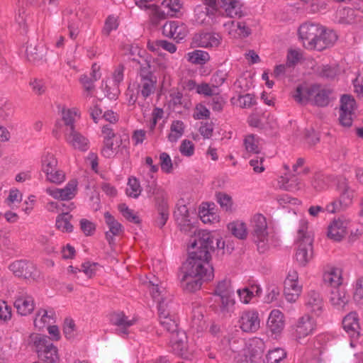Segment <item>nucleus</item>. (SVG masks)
<instances>
[{"instance_id":"1","label":"nucleus","mask_w":363,"mask_h":363,"mask_svg":"<svg viewBox=\"0 0 363 363\" xmlns=\"http://www.w3.org/2000/svg\"><path fill=\"white\" fill-rule=\"evenodd\" d=\"M213 240L209 232L199 230L191 240V251L182 265L180 278L181 286L184 290L189 292L197 291L203 281L213 279V268L210 264Z\"/></svg>"},{"instance_id":"2","label":"nucleus","mask_w":363,"mask_h":363,"mask_svg":"<svg viewBox=\"0 0 363 363\" xmlns=\"http://www.w3.org/2000/svg\"><path fill=\"white\" fill-rule=\"evenodd\" d=\"M145 284L152 299L157 303L158 316L164 315L171 317L177 314V305L162 282L153 277Z\"/></svg>"},{"instance_id":"3","label":"nucleus","mask_w":363,"mask_h":363,"mask_svg":"<svg viewBox=\"0 0 363 363\" xmlns=\"http://www.w3.org/2000/svg\"><path fill=\"white\" fill-rule=\"evenodd\" d=\"M331 90L319 84H301L293 94L294 100L301 104L311 102L318 106H327L330 101Z\"/></svg>"},{"instance_id":"4","label":"nucleus","mask_w":363,"mask_h":363,"mask_svg":"<svg viewBox=\"0 0 363 363\" xmlns=\"http://www.w3.org/2000/svg\"><path fill=\"white\" fill-rule=\"evenodd\" d=\"M230 350L238 353L235 356L237 363H251L252 359L260 357L266 348L265 343L259 337H254L245 343L243 340L230 342Z\"/></svg>"},{"instance_id":"5","label":"nucleus","mask_w":363,"mask_h":363,"mask_svg":"<svg viewBox=\"0 0 363 363\" xmlns=\"http://www.w3.org/2000/svg\"><path fill=\"white\" fill-rule=\"evenodd\" d=\"M152 1V0H135V4L147 12L154 24H157L159 21L167 16H176L182 8L179 0H164L160 6H156Z\"/></svg>"},{"instance_id":"6","label":"nucleus","mask_w":363,"mask_h":363,"mask_svg":"<svg viewBox=\"0 0 363 363\" xmlns=\"http://www.w3.org/2000/svg\"><path fill=\"white\" fill-rule=\"evenodd\" d=\"M235 290L231 281L227 279L220 280L215 285L213 295L218 304V310L223 315H230L234 311L235 300Z\"/></svg>"},{"instance_id":"7","label":"nucleus","mask_w":363,"mask_h":363,"mask_svg":"<svg viewBox=\"0 0 363 363\" xmlns=\"http://www.w3.org/2000/svg\"><path fill=\"white\" fill-rule=\"evenodd\" d=\"M30 341L35 348L38 358L43 363H60L58 350L48 336L33 334L30 335Z\"/></svg>"},{"instance_id":"8","label":"nucleus","mask_w":363,"mask_h":363,"mask_svg":"<svg viewBox=\"0 0 363 363\" xmlns=\"http://www.w3.org/2000/svg\"><path fill=\"white\" fill-rule=\"evenodd\" d=\"M308 225V222L306 220H301L297 233L298 247L296 253V259L302 266L306 265L312 257L313 238L307 231Z\"/></svg>"},{"instance_id":"9","label":"nucleus","mask_w":363,"mask_h":363,"mask_svg":"<svg viewBox=\"0 0 363 363\" xmlns=\"http://www.w3.org/2000/svg\"><path fill=\"white\" fill-rule=\"evenodd\" d=\"M252 235L258 250L264 252L269 246V233L266 218L260 213L255 214L251 220Z\"/></svg>"},{"instance_id":"10","label":"nucleus","mask_w":363,"mask_h":363,"mask_svg":"<svg viewBox=\"0 0 363 363\" xmlns=\"http://www.w3.org/2000/svg\"><path fill=\"white\" fill-rule=\"evenodd\" d=\"M315 328V320L310 315L304 314L291 327L292 337L296 342L303 344L306 339L314 333Z\"/></svg>"},{"instance_id":"11","label":"nucleus","mask_w":363,"mask_h":363,"mask_svg":"<svg viewBox=\"0 0 363 363\" xmlns=\"http://www.w3.org/2000/svg\"><path fill=\"white\" fill-rule=\"evenodd\" d=\"M169 346L170 352L180 358L189 360L194 357V352L189 347L187 336L183 330L171 335Z\"/></svg>"},{"instance_id":"12","label":"nucleus","mask_w":363,"mask_h":363,"mask_svg":"<svg viewBox=\"0 0 363 363\" xmlns=\"http://www.w3.org/2000/svg\"><path fill=\"white\" fill-rule=\"evenodd\" d=\"M188 205L189 203L184 199L179 200L174 216L182 230L184 232L193 230L194 234H197L199 230L197 231L193 224L191 216V207L188 206ZM191 213H194V211H191Z\"/></svg>"},{"instance_id":"13","label":"nucleus","mask_w":363,"mask_h":363,"mask_svg":"<svg viewBox=\"0 0 363 363\" xmlns=\"http://www.w3.org/2000/svg\"><path fill=\"white\" fill-rule=\"evenodd\" d=\"M323 32V26L313 23H303L298 28V35L303 45L308 50H313L316 38Z\"/></svg>"},{"instance_id":"14","label":"nucleus","mask_w":363,"mask_h":363,"mask_svg":"<svg viewBox=\"0 0 363 363\" xmlns=\"http://www.w3.org/2000/svg\"><path fill=\"white\" fill-rule=\"evenodd\" d=\"M302 291V285L298 282V275L296 271L289 270L284 281V294L285 298L289 303L296 302Z\"/></svg>"},{"instance_id":"15","label":"nucleus","mask_w":363,"mask_h":363,"mask_svg":"<svg viewBox=\"0 0 363 363\" xmlns=\"http://www.w3.org/2000/svg\"><path fill=\"white\" fill-rule=\"evenodd\" d=\"M138 92L145 99L155 92L157 79L150 71L141 69L136 83H134Z\"/></svg>"},{"instance_id":"16","label":"nucleus","mask_w":363,"mask_h":363,"mask_svg":"<svg viewBox=\"0 0 363 363\" xmlns=\"http://www.w3.org/2000/svg\"><path fill=\"white\" fill-rule=\"evenodd\" d=\"M356 102L350 95H343L340 99L339 120L343 126L350 127L354 117Z\"/></svg>"},{"instance_id":"17","label":"nucleus","mask_w":363,"mask_h":363,"mask_svg":"<svg viewBox=\"0 0 363 363\" xmlns=\"http://www.w3.org/2000/svg\"><path fill=\"white\" fill-rule=\"evenodd\" d=\"M239 327L245 333H255L260 328V318L255 310L241 313L238 320Z\"/></svg>"},{"instance_id":"18","label":"nucleus","mask_w":363,"mask_h":363,"mask_svg":"<svg viewBox=\"0 0 363 363\" xmlns=\"http://www.w3.org/2000/svg\"><path fill=\"white\" fill-rule=\"evenodd\" d=\"M77 181L76 179H72L64 188L48 187L45 191L55 199L61 201L71 200L77 194Z\"/></svg>"},{"instance_id":"19","label":"nucleus","mask_w":363,"mask_h":363,"mask_svg":"<svg viewBox=\"0 0 363 363\" xmlns=\"http://www.w3.org/2000/svg\"><path fill=\"white\" fill-rule=\"evenodd\" d=\"M9 269L17 277L35 279L38 277L35 266L26 260H17L9 265Z\"/></svg>"},{"instance_id":"20","label":"nucleus","mask_w":363,"mask_h":363,"mask_svg":"<svg viewBox=\"0 0 363 363\" xmlns=\"http://www.w3.org/2000/svg\"><path fill=\"white\" fill-rule=\"evenodd\" d=\"M350 220L341 217L334 219L328 228V236L335 241H340L347 233Z\"/></svg>"},{"instance_id":"21","label":"nucleus","mask_w":363,"mask_h":363,"mask_svg":"<svg viewBox=\"0 0 363 363\" xmlns=\"http://www.w3.org/2000/svg\"><path fill=\"white\" fill-rule=\"evenodd\" d=\"M13 305L17 313L22 316L31 314L35 306L33 297L23 291L16 295Z\"/></svg>"},{"instance_id":"22","label":"nucleus","mask_w":363,"mask_h":363,"mask_svg":"<svg viewBox=\"0 0 363 363\" xmlns=\"http://www.w3.org/2000/svg\"><path fill=\"white\" fill-rule=\"evenodd\" d=\"M188 30L186 25L177 21L166 22L162 27L163 35L177 41L183 40L186 36Z\"/></svg>"},{"instance_id":"23","label":"nucleus","mask_w":363,"mask_h":363,"mask_svg":"<svg viewBox=\"0 0 363 363\" xmlns=\"http://www.w3.org/2000/svg\"><path fill=\"white\" fill-rule=\"evenodd\" d=\"M111 322L116 327V333L123 337L128 334L129 328L136 323V319L129 318L123 313H115L111 315Z\"/></svg>"},{"instance_id":"24","label":"nucleus","mask_w":363,"mask_h":363,"mask_svg":"<svg viewBox=\"0 0 363 363\" xmlns=\"http://www.w3.org/2000/svg\"><path fill=\"white\" fill-rule=\"evenodd\" d=\"M305 306L306 310L315 315H320L323 309V300L320 293L311 290L306 294Z\"/></svg>"},{"instance_id":"25","label":"nucleus","mask_w":363,"mask_h":363,"mask_svg":"<svg viewBox=\"0 0 363 363\" xmlns=\"http://www.w3.org/2000/svg\"><path fill=\"white\" fill-rule=\"evenodd\" d=\"M193 40L198 47L205 48H217L221 43L220 35L215 33H196Z\"/></svg>"},{"instance_id":"26","label":"nucleus","mask_w":363,"mask_h":363,"mask_svg":"<svg viewBox=\"0 0 363 363\" xmlns=\"http://www.w3.org/2000/svg\"><path fill=\"white\" fill-rule=\"evenodd\" d=\"M342 327L345 331L354 339L360 335L359 318L356 312H350L342 319Z\"/></svg>"},{"instance_id":"27","label":"nucleus","mask_w":363,"mask_h":363,"mask_svg":"<svg viewBox=\"0 0 363 363\" xmlns=\"http://www.w3.org/2000/svg\"><path fill=\"white\" fill-rule=\"evenodd\" d=\"M267 326L273 335H279L285 327L284 313L278 309L272 310L268 317Z\"/></svg>"},{"instance_id":"28","label":"nucleus","mask_w":363,"mask_h":363,"mask_svg":"<svg viewBox=\"0 0 363 363\" xmlns=\"http://www.w3.org/2000/svg\"><path fill=\"white\" fill-rule=\"evenodd\" d=\"M65 140L74 149L80 151H86L89 149V140L75 129L69 128V132L65 133Z\"/></svg>"},{"instance_id":"29","label":"nucleus","mask_w":363,"mask_h":363,"mask_svg":"<svg viewBox=\"0 0 363 363\" xmlns=\"http://www.w3.org/2000/svg\"><path fill=\"white\" fill-rule=\"evenodd\" d=\"M56 315L52 309L40 308L34 319V325L38 330H43L55 322Z\"/></svg>"},{"instance_id":"30","label":"nucleus","mask_w":363,"mask_h":363,"mask_svg":"<svg viewBox=\"0 0 363 363\" xmlns=\"http://www.w3.org/2000/svg\"><path fill=\"white\" fill-rule=\"evenodd\" d=\"M330 303L337 310L344 311L350 301V296L343 288H335L330 294Z\"/></svg>"},{"instance_id":"31","label":"nucleus","mask_w":363,"mask_h":363,"mask_svg":"<svg viewBox=\"0 0 363 363\" xmlns=\"http://www.w3.org/2000/svg\"><path fill=\"white\" fill-rule=\"evenodd\" d=\"M337 188L340 191L338 203L342 209H345L352 203L354 191L345 179L339 181Z\"/></svg>"},{"instance_id":"32","label":"nucleus","mask_w":363,"mask_h":363,"mask_svg":"<svg viewBox=\"0 0 363 363\" xmlns=\"http://www.w3.org/2000/svg\"><path fill=\"white\" fill-rule=\"evenodd\" d=\"M220 7L230 18H240L244 15L243 5L240 0H220Z\"/></svg>"},{"instance_id":"33","label":"nucleus","mask_w":363,"mask_h":363,"mask_svg":"<svg viewBox=\"0 0 363 363\" xmlns=\"http://www.w3.org/2000/svg\"><path fill=\"white\" fill-rule=\"evenodd\" d=\"M337 39L336 33L323 27V32L315 40L313 50H323L333 45Z\"/></svg>"},{"instance_id":"34","label":"nucleus","mask_w":363,"mask_h":363,"mask_svg":"<svg viewBox=\"0 0 363 363\" xmlns=\"http://www.w3.org/2000/svg\"><path fill=\"white\" fill-rule=\"evenodd\" d=\"M199 214L201 221L205 224H213L219 221V216L215 211L213 203H202L199 207Z\"/></svg>"},{"instance_id":"35","label":"nucleus","mask_w":363,"mask_h":363,"mask_svg":"<svg viewBox=\"0 0 363 363\" xmlns=\"http://www.w3.org/2000/svg\"><path fill=\"white\" fill-rule=\"evenodd\" d=\"M25 53L28 60L33 63H38L43 60L45 49L43 45H38L35 42H28Z\"/></svg>"},{"instance_id":"36","label":"nucleus","mask_w":363,"mask_h":363,"mask_svg":"<svg viewBox=\"0 0 363 363\" xmlns=\"http://www.w3.org/2000/svg\"><path fill=\"white\" fill-rule=\"evenodd\" d=\"M104 218L108 228V231L106 233V237L109 244H111L113 242V236H118L123 232V227L109 212L104 213Z\"/></svg>"},{"instance_id":"37","label":"nucleus","mask_w":363,"mask_h":363,"mask_svg":"<svg viewBox=\"0 0 363 363\" xmlns=\"http://www.w3.org/2000/svg\"><path fill=\"white\" fill-rule=\"evenodd\" d=\"M224 26L233 38H245L250 34V29L244 22L230 21L225 23Z\"/></svg>"},{"instance_id":"38","label":"nucleus","mask_w":363,"mask_h":363,"mask_svg":"<svg viewBox=\"0 0 363 363\" xmlns=\"http://www.w3.org/2000/svg\"><path fill=\"white\" fill-rule=\"evenodd\" d=\"M342 269L338 267H330L323 274V281L325 284L335 288L342 284Z\"/></svg>"},{"instance_id":"39","label":"nucleus","mask_w":363,"mask_h":363,"mask_svg":"<svg viewBox=\"0 0 363 363\" xmlns=\"http://www.w3.org/2000/svg\"><path fill=\"white\" fill-rule=\"evenodd\" d=\"M65 16H67L68 28L69 36L71 38L74 39L79 33V22L82 18V13L79 12L73 13L72 10L69 9L65 11Z\"/></svg>"},{"instance_id":"40","label":"nucleus","mask_w":363,"mask_h":363,"mask_svg":"<svg viewBox=\"0 0 363 363\" xmlns=\"http://www.w3.org/2000/svg\"><path fill=\"white\" fill-rule=\"evenodd\" d=\"M62 118L65 123V133L69 132V128L75 129L74 122L79 117V111L77 108H67L63 107L61 111Z\"/></svg>"},{"instance_id":"41","label":"nucleus","mask_w":363,"mask_h":363,"mask_svg":"<svg viewBox=\"0 0 363 363\" xmlns=\"http://www.w3.org/2000/svg\"><path fill=\"white\" fill-rule=\"evenodd\" d=\"M121 143V140L118 138L111 140H104V145L101 149L102 155L106 158L114 157L118 154Z\"/></svg>"},{"instance_id":"42","label":"nucleus","mask_w":363,"mask_h":363,"mask_svg":"<svg viewBox=\"0 0 363 363\" xmlns=\"http://www.w3.org/2000/svg\"><path fill=\"white\" fill-rule=\"evenodd\" d=\"M262 289L257 285H252L250 288L245 287L240 289L237 291L240 301L247 304L250 302L252 298L255 296H259L261 294Z\"/></svg>"},{"instance_id":"43","label":"nucleus","mask_w":363,"mask_h":363,"mask_svg":"<svg viewBox=\"0 0 363 363\" xmlns=\"http://www.w3.org/2000/svg\"><path fill=\"white\" fill-rule=\"evenodd\" d=\"M185 125L179 120L173 121L170 125L167 138L170 143H176L184 135Z\"/></svg>"},{"instance_id":"44","label":"nucleus","mask_w":363,"mask_h":363,"mask_svg":"<svg viewBox=\"0 0 363 363\" xmlns=\"http://www.w3.org/2000/svg\"><path fill=\"white\" fill-rule=\"evenodd\" d=\"M160 323V325L169 333H171V335H174V333H176L177 331H181L178 329V318L177 315H161L159 316Z\"/></svg>"},{"instance_id":"45","label":"nucleus","mask_w":363,"mask_h":363,"mask_svg":"<svg viewBox=\"0 0 363 363\" xmlns=\"http://www.w3.org/2000/svg\"><path fill=\"white\" fill-rule=\"evenodd\" d=\"M72 216L68 213H63L58 215L56 218V228L62 233H71L73 230V225L70 220Z\"/></svg>"},{"instance_id":"46","label":"nucleus","mask_w":363,"mask_h":363,"mask_svg":"<svg viewBox=\"0 0 363 363\" xmlns=\"http://www.w3.org/2000/svg\"><path fill=\"white\" fill-rule=\"evenodd\" d=\"M186 57L188 62L196 65H204L210 60L208 53L200 50L189 52Z\"/></svg>"},{"instance_id":"47","label":"nucleus","mask_w":363,"mask_h":363,"mask_svg":"<svg viewBox=\"0 0 363 363\" xmlns=\"http://www.w3.org/2000/svg\"><path fill=\"white\" fill-rule=\"evenodd\" d=\"M41 171L45 172L58 166V162L55 155L50 152L45 151L41 156L40 160Z\"/></svg>"},{"instance_id":"48","label":"nucleus","mask_w":363,"mask_h":363,"mask_svg":"<svg viewBox=\"0 0 363 363\" xmlns=\"http://www.w3.org/2000/svg\"><path fill=\"white\" fill-rule=\"evenodd\" d=\"M43 173L45 174L46 180L55 184H62L66 178L65 172L58 166Z\"/></svg>"},{"instance_id":"49","label":"nucleus","mask_w":363,"mask_h":363,"mask_svg":"<svg viewBox=\"0 0 363 363\" xmlns=\"http://www.w3.org/2000/svg\"><path fill=\"white\" fill-rule=\"evenodd\" d=\"M228 230L238 239H245L247 235L246 224L241 221H235L228 224Z\"/></svg>"},{"instance_id":"50","label":"nucleus","mask_w":363,"mask_h":363,"mask_svg":"<svg viewBox=\"0 0 363 363\" xmlns=\"http://www.w3.org/2000/svg\"><path fill=\"white\" fill-rule=\"evenodd\" d=\"M142 192L139 181L133 177L128 179L125 190L126 195L128 197L137 199Z\"/></svg>"},{"instance_id":"51","label":"nucleus","mask_w":363,"mask_h":363,"mask_svg":"<svg viewBox=\"0 0 363 363\" xmlns=\"http://www.w3.org/2000/svg\"><path fill=\"white\" fill-rule=\"evenodd\" d=\"M259 139L255 135H248L244 139V146L249 153L257 154L260 151Z\"/></svg>"},{"instance_id":"52","label":"nucleus","mask_w":363,"mask_h":363,"mask_svg":"<svg viewBox=\"0 0 363 363\" xmlns=\"http://www.w3.org/2000/svg\"><path fill=\"white\" fill-rule=\"evenodd\" d=\"M286 357V352L281 347H277L268 352L267 363H282Z\"/></svg>"},{"instance_id":"53","label":"nucleus","mask_w":363,"mask_h":363,"mask_svg":"<svg viewBox=\"0 0 363 363\" xmlns=\"http://www.w3.org/2000/svg\"><path fill=\"white\" fill-rule=\"evenodd\" d=\"M191 327L197 330H203L206 328V322L203 320L202 310L200 308L193 310Z\"/></svg>"},{"instance_id":"54","label":"nucleus","mask_w":363,"mask_h":363,"mask_svg":"<svg viewBox=\"0 0 363 363\" xmlns=\"http://www.w3.org/2000/svg\"><path fill=\"white\" fill-rule=\"evenodd\" d=\"M341 72L340 67L337 65H323L320 70V74L328 79H334Z\"/></svg>"},{"instance_id":"55","label":"nucleus","mask_w":363,"mask_h":363,"mask_svg":"<svg viewBox=\"0 0 363 363\" xmlns=\"http://www.w3.org/2000/svg\"><path fill=\"white\" fill-rule=\"evenodd\" d=\"M160 165L161 170L165 174H170L173 172V162L167 152H164L160 155Z\"/></svg>"},{"instance_id":"56","label":"nucleus","mask_w":363,"mask_h":363,"mask_svg":"<svg viewBox=\"0 0 363 363\" xmlns=\"http://www.w3.org/2000/svg\"><path fill=\"white\" fill-rule=\"evenodd\" d=\"M118 210L122 213V215L129 221L133 222L134 223H139L140 218L139 217L134 213V211L130 209L125 203H121L118 206Z\"/></svg>"},{"instance_id":"57","label":"nucleus","mask_w":363,"mask_h":363,"mask_svg":"<svg viewBox=\"0 0 363 363\" xmlns=\"http://www.w3.org/2000/svg\"><path fill=\"white\" fill-rule=\"evenodd\" d=\"M353 298L355 302L360 304L363 303V277L357 279L354 284Z\"/></svg>"},{"instance_id":"58","label":"nucleus","mask_w":363,"mask_h":363,"mask_svg":"<svg viewBox=\"0 0 363 363\" xmlns=\"http://www.w3.org/2000/svg\"><path fill=\"white\" fill-rule=\"evenodd\" d=\"M158 211L159 217L157 219V224L162 228L165 225L169 217L168 208L165 202H163L162 205L159 206Z\"/></svg>"},{"instance_id":"59","label":"nucleus","mask_w":363,"mask_h":363,"mask_svg":"<svg viewBox=\"0 0 363 363\" xmlns=\"http://www.w3.org/2000/svg\"><path fill=\"white\" fill-rule=\"evenodd\" d=\"M179 151L184 156L191 157L194 154V145L189 140H184L179 146Z\"/></svg>"},{"instance_id":"60","label":"nucleus","mask_w":363,"mask_h":363,"mask_svg":"<svg viewBox=\"0 0 363 363\" xmlns=\"http://www.w3.org/2000/svg\"><path fill=\"white\" fill-rule=\"evenodd\" d=\"M217 198L218 203L224 210L226 211H231L233 207V200L231 196L226 194L219 193Z\"/></svg>"},{"instance_id":"61","label":"nucleus","mask_w":363,"mask_h":363,"mask_svg":"<svg viewBox=\"0 0 363 363\" xmlns=\"http://www.w3.org/2000/svg\"><path fill=\"white\" fill-rule=\"evenodd\" d=\"M118 26V23L117 18L114 16H108L103 28V34L108 35L112 30H116Z\"/></svg>"},{"instance_id":"62","label":"nucleus","mask_w":363,"mask_h":363,"mask_svg":"<svg viewBox=\"0 0 363 363\" xmlns=\"http://www.w3.org/2000/svg\"><path fill=\"white\" fill-rule=\"evenodd\" d=\"M140 94L138 92L135 84H130L126 90L125 96L128 105H134L138 99V96Z\"/></svg>"},{"instance_id":"63","label":"nucleus","mask_w":363,"mask_h":363,"mask_svg":"<svg viewBox=\"0 0 363 363\" xmlns=\"http://www.w3.org/2000/svg\"><path fill=\"white\" fill-rule=\"evenodd\" d=\"M33 91L38 95L44 94L46 91L45 82L42 79H34L30 82Z\"/></svg>"},{"instance_id":"64","label":"nucleus","mask_w":363,"mask_h":363,"mask_svg":"<svg viewBox=\"0 0 363 363\" xmlns=\"http://www.w3.org/2000/svg\"><path fill=\"white\" fill-rule=\"evenodd\" d=\"M23 195L16 188L11 189L6 202L9 206L20 203L22 201Z\"/></svg>"}]
</instances>
